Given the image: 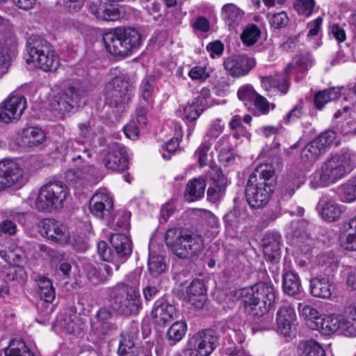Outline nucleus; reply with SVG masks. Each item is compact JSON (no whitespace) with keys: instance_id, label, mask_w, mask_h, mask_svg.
<instances>
[{"instance_id":"obj_10","label":"nucleus","mask_w":356,"mask_h":356,"mask_svg":"<svg viewBox=\"0 0 356 356\" xmlns=\"http://www.w3.org/2000/svg\"><path fill=\"white\" fill-rule=\"evenodd\" d=\"M218 332L212 329L200 330L191 336L184 350L186 356H209L219 343Z\"/></svg>"},{"instance_id":"obj_52","label":"nucleus","mask_w":356,"mask_h":356,"mask_svg":"<svg viewBox=\"0 0 356 356\" xmlns=\"http://www.w3.org/2000/svg\"><path fill=\"white\" fill-rule=\"evenodd\" d=\"M269 23L276 29H281L289 22V17L286 12L282 11L277 13H268L267 15Z\"/></svg>"},{"instance_id":"obj_51","label":"nucleus","mask_w":356,"mask_h":356,"mask_svg":"<svg viewBox=\"0 0 356 356\" xmlns=\"http://www.w3.org/2000/svg\"><path fill=\"white\" fill-rule=\"evenodd\" d=\"M6 356H35L23 341H17L15 347L4 349Z\"/></svg>"},{"instance_id":"obj_32","label":"nucleus","mask_w":356,"mask_h":356,"mask_svg":"<svg viewBox=\"0 0 356 356\" xmlns=\"http://www.w3.org/2000/svg\"><path fill=\"white\" fill-rule=\"evenodd\" d=\"M333 289L332 284L326 278L314 277L310 281V291L313 296L328 298Z\"/></svg>"},{"instance_id":"obj_7","label":"nucleus","mask_w":356,"mask_h":356,"mask_svg":"<svg viewBox=\"0 0 356 356\" xmlns=\"http://www.w3.org/2000/svg\"><path fill=\"white\" fill-rule=\"evenodd\" d=\"M29 58L28 64L33 63L44 72L55 71L59 66L58 56L52 46L44 39L38 36L30 37L26 43Z\"/></svg>"},{"instance_id":"obj_16","label":"nucleus","mask_w":356,"mask_h":356,"mask_svg":"<svg viewBox=\"0 0 356 356\" xmlns=\"http://www.w3.org/2000/svg\"><path fill=\"white\" fill-rule=\"evenodd\" d=\"M40 234L59 243H65L70 239V232L65 225L53 218H47L40 222Z\"/></svg>"},{"instance_id":"obj_31","label":"nucleus","mask_w":356,"mask_h":356,"mask_svg":"<svg viewBox=\"0 0 356 356\" xmlns=\"http://www.w3.org/2000/svg\"><path fill=\"white\" fill-rule=\"evenodd\" d=\"M6 44L0 45V78L8 72L13 56H14L17 44H13V40L8 38L4 41Z\"/></svg>"},{"instance_id":"obj_29","label":"nucleus","mask_w":356,"mask_h":356,"mask_svg":"<svg viewBox=\"0 0 356 356\" xmlns=\"http://www.w3.org/2000/svg\"><path fill=\"white\" fill-rule=\"evenodd\" d=\"M13 120L20 118L26 108V98L20 95L8 97L1 104Z\"/></svg>"},{"instance_id":"obj_25","label":"nucleus","mask_w":356,"mask_h":356,"mask_svg":"<svg viewBox=\"0 0 356 356\" xmlns=\"http://www.w3.org/2000/svg\"><path fill=\"white\" fill-rule=\"evenodd\" d=\"M110 242L115 250V258L124 261L132 252L131 239L124 234L114 233L110 236Z\"/></svg>"},{"instance_id":"obj_37","label":"nucleus","mask_w":356,"mask_h":356,"mask_svg":"<svg viewBox=\"0 0 356 356\" xmlns=\"http://www.w3.org/2000/svg\"><path fill=\"white\" fill-rule=\"evenodd\" d=\"M273 241L264 243V254L267 260L277 261L280 257V239L278 234H272Z\"/></svg>"},{"instance_id":"obj_27","label":"nucleus","mask_w":356,"mask_h":356,"mask_svg":"<svg viewBox=\"0 0 356 356\" xmlns=\"http://www.w3.org/2000/svg\"><path fill=\"white\" fill-rule=\"evenodd\" d=\"M140 352V342L137 337L129 332H122L118 349L119 356H138Z\"/></svg>"},{"instance_id":"obj_24","label":"nucleus","mask_w":356,"mask_h":356,"mask_svg":"<svg viewBox=\"0 0 356 356\" xmlns=\"http://www.w3.org/2000/svg\"><path fill=\"white\" fill-rule=\"evenodd\" d=\"M209 176L213 183L207 190V199L209 202L215 203L219 201L225 192L227 180L218 168H212Z\"/></svg>"},{"instance_id":"obj_43","label":"nucleus","mask_w":356,"mask_h":356,"mask_svg":"<svg viewBox=\"0 0 356 356\" xmlns=\"http://www.w3.org/2000/svg\"><path fill=\"white\" fill-rule=\"evenodd\" d=\"M154 81L155 79L153 76H147L143 79L140 84V95L147 105L150 106H152L154 102Z\"/></svg>"},{"instance_id":"obj_23","label":"nucleus","mask_w":356,"mask_h":356,"mask_svg":"<svg viewBox=\"0 0 356 356\" xmlns=\"http://www.w3.org/2000/svg\"><path fill=\"white\" fill-rule=\"evenodd\" d=\"M317 209L321 217L328 222L338 220L343 212L341 204L326 195L322 196L319 200Z\"/></svg>"},{"instance_id":"obj_48","label":"nucleus","mask_w":356,"mask_h":356,"mask_svg":"<svg viewBox=\"0 0 356 356\" xmlns=\"http://www.w3.org/2000/svg\"><path fill=\"white\" fill-rule=\"evenodd\" d=\"M8 37L13 39V44H17L16 38L9 21L0 15V45L6 44L4 41H7Z\"/></svg>"},{"instance_id":"obj_20","label":"nucleus","mask_w":356,"mask_h":356,"mask_svg":"<svg viewBox=\"0 0 356 356\" xmlns=\"http://www.w3.org/2000/svg\"><path fill=\"white\" fill-rule=\"evenodd\" d=\"M296 318V314L292 304L287 300L282 301L276 317L277 332L284 337L288 336Z\"/></svg>"},{"instance_id":"obj_61","label":"nucleus","mask_w":356,"mask_h":356,"mask_svg":"<svg viewBox=\"0 0 356 356\" xmlns=\"http://www.w3.org/2000/svg\"><path fill=\"white\" fill-rule=\"evenodd\" d=\"M188 76L192 80L202 82L209 78V73L207 71V68L205 67L195 66L188 72Z\"/></svg>"},{"instance_id":"obj_38","label":"nucleus","mask_w":356,"mask_h":356,"mask_svg":"<svg viewBox=\"0 0 356 356\" xmlns=\"http://www.w3.org/2000/svg\"><path fill=\"white\" fill-rule=\"evenodd\" d=\"M44 139V133L37 127H29L23 131L22 142L29 147L36 146L42 143Z\"/></svg>"},{"instance_id":"obj_53","label":"nucleus","mask_w":356,"mask_h":356,"mask_svg":"<svg viewBox=\"0 0 356 356\" xmlns=\"http://www.w3.org/2000/svg\"><path fill=\"white\" fill-rule=\"evenodd\" d=\"M314 63V58L309 52L303 53L296 57V65L298 70L305 72L312 67Z\"/></svg>"},{"instance_id":"obj_8","label":"nucleus","mask_w":356,"mask_h":356,"mask_svg":"<svg viewBox=\"0 0 356 356\" xmlns=\"http://www.w3.org/2000/svg\"><path fill=\"white\" fill-rule=\"evenodd\" d=\"M237 293L243 298L245 307L257 310L256 314L261 315L264 314L273 305L276 297L273 286L266 282L241 289Z\"/></svg>"},{"instance_id":"obj_5","label":"nucleus","mask_w":356,"mask_h":356,"mask_svg":"<svg viewBox=\"0 0 356 356\" xmlns=\"http://www.w3.org/2000/svg\"><path fill=\"white\" fill-rule=\"evenodd\" d=\"M165 243L178 257L188 259L197 256L204 249L202 237L196 233L182 228L168 229Z\"/></svg>"},{"instance_id":"obj_50","label":"nucleus","mask_w":356,"mask_h":356,"mask_svg":"<svg viewBox=\"0 0 356 356\" xmlns=\"http://www.w3.org/2000/svg\"><path fill=\"white\" fill-rule=\"evenodd\" d=\"M245 213L243 211L234 209L227 213L224 220L227 226L232 228H236L244 220Z\"/></svg>"},{"instance_id":"obj_46","label":"nucleus","mask_w":356,"mask_h":356,"mask_svg":"<svg viewBox=\"0 0 356 356\" xmlns=\"http://www.w3.org/2000/svg\"><path fill=\"white\" fill-rule=\"evenodd\" d=\"M260 35V29L256 25L252 24L244 29L241 38L244 44L252 46L257 42Z\"/></svg>"},{"instance_id":"obj_54","label":"nucleus","mask_w":356,"mask_h":356,"mask_svg":"<svg viewBox=\"0 0 356 356\" xmlns=\"http://www.w3.org/2000/svg\"><path fill=\"white\" fill-rule=\"evenodd\" d=\"M257 93L254 90L253 87L250 84L242 86L239 88L237 92L238 99L243 102L245 104L248 102L254 101Z\"/></svg>"},{"instance_id":"obj_14","label":"nucleus","mask_w":356,"mask_h":356,"mask_svg":"<svg viewBox=\"0 0 356 356\" xmlns=\"http://www.w3.org/2000/svg\"><path fill=\"white\" fill-rule=\"evenodd\" d=\"M293 67V64L289 63L284 72L260 76L261 87L268 92L286 95L289 91L290 86L288 74L291 72Z\"/></svg>"},{"instance_id":"obj_63","label":"nucleus","mask_w":356,"mask_h":356,"mask_svg":"<svg viewBox=\"0 0 356 356\" xmlns=\"http://www.w3.org/2000/svg\"><path fill=\"white\" fill-rule=\"evenodd\" d=\"M112 311L108 307H101L97 313V318L99 322L104 325L106 328H111L112 324L110 323V320L112 318Z\"/></svg>"},{"instance_id":"obj_35","label":"nucleus","mask_w":356,"mask_h":356,"mask_svg":"<svg viewBox=\"0 0 356 356\" xmlns=\"http://www.w3.org/2000/svg\"><path fill=\"white\" fill-rule=\"evenodd\" d=\"M340 334L346 337H356V306L348 309L346 316L341 321Z\"/></svg>"},{"instance_id":"obj_6","label":"nucleus","mask_w":356,"mask_h":356,"mask_svg":"<svg viewBox=\"0 0 356 356\" xmlns=\"http://www.w3.org/2000/svg\"><path fill=\"white\" fill-rule=\"evenodd\" d=\"M103 41L111 54L126 56L140 47L141 35L134 28L118 27L105 33Z\"/></svg>"},{"instance_id":"obj_11","label":"nucleus","mask_w":356,"mask_h":356,"mask_svg":"<svg viewBox=\"0 0 356 356\" xmlns=\"http://www.w3.org/2000/svg\"><path fill=\"white\" fill-rule=\"evenodd\" d=\"M104 91L106 103L117 106L129 102L132 95L133 87L126 76L120 75L108 82Z\"/></svg>"},{"instance_id":"obj_26","label":"nucleus","mask_w":356,"mask_h":356,"mask_svg":"<svg viewBox=\"0 0 356 356\" xmlns=\"http://www.w3.org/2000/svg\"><path fill=\"white\" fill-rule=\"evenodd\" d=\"M89 10L97 19L103 21H116L122 16L120 9L109 3L93 2L90 4Z\"/></svg>"},{"instance_id":"obj_9","label":"nucleus","mask_w":356,"mask_h":356,"mask_svg":"<svg viewBox=\"0 0 356 356\" xmlns=\"http://www.w3.org/2000/svg\"><path fill=\"white\" fill-rule=\"evenodd\" d=\"M68 195L67 186L60 181H49L40 188L34 201L39 211L51 212L60 209Z\"/></svg>"},{"instance_id":"obj_49","label":"nucleus","mask_w":356,"mask_h":356,"mask_svg":"<svg viewBox=\"0 0 356 356\" xmlns=\"http://www.w3.org/2000/svg\"><path fill=\"white\" fill-rule=\"evenodd\" d=\"M314 6V0H295L293 3V7L298 15L305 17L312 14Z\"/></svg>"},{"instance_id":"obj_64","label":"nucleus","mask_w":356,"mask_h":356,"mask_svg":"<svg viewBox=\"0 0 356 356\" xmlns=\"http://www.w3.org/2000/svg\"><path fill=\"white\" fill-rule=\"evenodd\" d=\"M97 252L101 259L106 261H113L115 259V254L113 253L105 241H99L97 244Z\"/></svg>"},{"instance_id":"obj_28","label":"nucleus","mask_w":356,"mask_h":356,"mask_svg":"<svg viewBox=\"0 0 356 356\" xmlns=\"http://www.w3.org/2000/svg\"><path fill=\"white\" fill-rule=\"evenodd\" d=\"M186 293L188 302L195 308L203 307L207 300V293L205 286L202 280H194L188 286Z\"/></svg>"},{"instance_id":"obj_15","label":"nucleus","mask_w":356,"mask_h":356,"mask_svg":"<svg viewBox=\"0 0 356 356\" xmlns=\"http://www.w3.org/2000/svg\"><path fill=\"white\" fill-rule=\"evenodd\" d=\"M223 65L229 75L239 78L247 75L255 66L256 62L245 54H235L225 58Z\"/></svg>"},{"instance_id":"obj_34","label":"nucleus","mask_w":356,"mask_h":356,"mask_svg":"<svg viewBox=\"0 0 356 356\" xmlns=\"http://www.w3.org/2000/svg\"><path fill=\"white\" fill-rule=\"evenodd\" d=\"M223 20L229 27L238 24L243 15V12L234 3L225 4L221 10Z\"/></svg>"},{"instance_id":"obj_17","label":"nucleus","mask_w":356,"mask_h":356,"mask_svg":"<svg viewBox=\"0 0 356 356\" xmlns=\"http://www.w3.org/2000/svg\"><path fill=\"white\" fill-rule=\"evenodd\" d=\"M80 99L75 88L70 86L55 97L51 102V108L59 114H65L79 106Z\"/></svg>"},{"instance_id":"obj_22","label":"nucleus","mask_w":356,"mask_h":356,"mask_svg":"<svg viewBox=\"0 0 356 356\" xmlns=\"http://www.w3.org/2000/svg\"><path fill=\"white\" fill-rule=\"evenodd\" d=\"M175 316L176 309L174 305L162 298L155 302L152 311V317L156 325L163 326L172 321Z\"/></svg>"},{"instance_id":"obj_40","label":"nucleus","mask_w":356,"mask_h":356,"mask_svg":"<svg viewBox=\"0 0 356 356\" xmlns=\"http://www.w3.org/2000/svg\"><path fill=\"white\" fill-rule=\"evenodd\" d=\"M40 296L44 302L51 303L55 299L56 292L50 280L45 277L38 279Z\"/></svg>"},{"instance_id":"obj_13","label":"nucleus","mask_w":356,"mask_h":356,"mask_svg":"<svg viewBox=\"0 0 356 356\" xmlns=\"http://www.w3.org/2000/svg\"><path fill=\"white\" fill-rule=\"evenodd\" d=\"M343 97L345 101H350L354 106L356 105V83L351 88H330L318 92L314 96V104L317 109H321L329 102L334 101Z\"/></svg>"},{"instance_id":"obj_2","label":"nucleus","mask_w":356,"mask_h":356,"mask_svg":"<svg viewBox=\"0 0 356 356\" xmlns=\"http://www.w3.org/2000/svg\"><path fill=\"white\" fill-rule=\"evenodd\" d=\"M275 186V168L269 163L258 165L250 175L245 197L252 208L260 209L270 201Z\"/></svg>"},{"instance_id":"obj_21","label":"nucleus","mask_w":356,"mask_h":356,"mask_svg":"<svg viewBox=\"0 0 356 356\" xmlns=\"http://www.w3.org/2000/svg\"><path fill=\"white\" fill-rule=\"evenodd\" d=\"M0 172L6 187L15 184H21L24 179V170L21 165L13 160L0 161Z\"/></svg>"},{"instance_id":"obj_62","label":"nucleus","mask_w":356,"mask_h":356,"mask_svg":"<svg viewBox=\"0 0 356 356\" xmlns=\"http://www.w3.org/2000/svg\"><path fill=\"white\" fill-rule=\"evenodd\" d=\"M184 118L188 121L196 120L202 112V109L197 103L187 105L184 108Z\"/></svg>"},{"instance_id":"obj_60","label":"nucleus","mask_w":356,"mask_h":356,"mask_svg":"<svg viewBox=\"0 0 356 356\" xmlns=\"http://www.w3.org/2000/svg\"><path fill=\"white\" fill-rule=\"evenodd\" d=\"M224 129V125L220 119H216L212 122L211 127L204 136V138L211 142L218 137Z\"/></svg>"},{"instance_id":"obj_12","label":"nucleus","mask_w":356,"mask_h":356,"mask_svg":"<svg viewBox=\"0 0 356 356\" xmlns=\"http://www.w3.org/2000/svg\"><path fill=\"white\" fill-rule=\"evenodd\" d=\"M17 227L16 223L9 219H6L0 223V257L7 263L12 264L17 262L20 259L18 253H15V248L8 245L10 239L6 236H13L17 233Z\"/></svg>"},{"instance_id":"obj_41","label":"nucleus","mask_w":356,"mask_h":356,"mask_svg":"<svg viewBox=\"0 0 356 356\" xmlns=\"http://www.w3.org/2000/svg\"><path fill=\"white\" fill-rule=\"evenodd\" d=\"M147 266L149 273L154 277L161 275L167 268L164 258L154 252H149Z\"/></svg>"},{"instance_id":"obj_18","label":"nucleus","mask_w":356,"mask_h":356,"mask_svg":"<svg viewBox=\"0 0 356 356\" xmlns=\"http://www.w3.org/2000/svg\"><path fill=\"white\" fill-rule=\"evenodd\" d=\"M89 208L94 216L102 219L105 216H111L113 208V202L106 191L99 190L91 197Z\"/></svg>"},{"instance_id":"obj_42","label":"nucleus","mask_w":356,"mask_h":356,"mask_svg":"<svg viewBox=\"0 0 356 356\" xmlns=\"http://www.w3.org/2000/svg\"><path fill=\"white\" fill-rule=\"evenodd\" d=\"M299 350L300 356H325L323 348L314 340L301 342Z\"/></svg>"},{"instance_id":"obj_45","label":"nucleus","mask_w":356,"mask_h":356,"mask_svg":"<svg viewBox=\"0 0 356 356\" xmlns=\"http://www.w3.org/2000/svg\"><path fill=\"white\" fill-rule=\"evenodd\" d=\"M317 142L314 140L309 142L301 152V159L305 161H315L321 155L323 154L317 146Z\"/></svg>"},{"instance_id":"obj_19","label":"nucleus","mask_w":356,"mask_h":356,"mask_svg":"<svg viewBox=\"0 0 356 356\" xmlns=\"http://www.w3.org/2000/svg\"><path fill=\"white\" fill-rule=\"evenodd\" d=\"M104 163L106 168L113 171L126 170L128 168V158L125 147L118 143L111 145Z\"/></svg>"},{"instance_id":"obj_36","label":"nucleus","mask_w":356,"mask_h":356,"mask_svg":"<svg viewBox=\"0 0 356 356\" xmlns=\"http://www.w3.org/2000/svg\"><path fill=\"white\" fill-rule=\"evenodd\" d=\"M284 291L289 296H293L300 291L301 284L298 275L294 272H286L282 276Z\"/></svg>"},{"instance_id":"obj_57","label":"nucleus","mask_w":356,"mask_h":356,"mask_svg":"<svg viewBox=\"0 0 356 356\" xmlns=\"http://www.w3.org/2000/svg\"><path fill=\"white\" fill-rule=\"evenodd\" d=\"M56 325L67 333L74 332L75 323L71 315L60 314L56 320Z\"/></svg>"},{"instance_id":"obj_58","label":"nucleus","mask_w":356,"mask_h":356,"mask_svg":"<svg viewBox=\"0 0 356 356\" xmlns=\"http://www.w3.org/2000/svg\"><path fill=\"white\" fill-rule=\"evenodd\" d=\"M298 311L300 316L309 320H314L318 321L321 316H319L318 312L310 305L302 303L298 304Z\"/></svg>"},{"instance_id":"obj_3","label":"nucleus","mask_w":356,"mask_h":356,"mask_svg":"<svg viewBox=\"0 0 356 356\" xmlns=\"http://www.w3.org/2000/svg\"><path fill=\"white\" fill-rule=\"evenodd\" d=\"M356 165V154L341 152L327 158L312 175L310 186H327L347 175Z\"/></svg>"},{"instance_id":"obj_44","label":"nucleus","mask_w":356,"mask_h":356,"mask_svg":"<svg viewBox=\"0 0 356 356\" xmlns=\"http://www.w3.org/2000/svg\"><path fill=\"white\" fill-rule=\"evenodd\" d=\"M336 139V132L332 130H327L318 136L316 137L314 140L317 142V146H318L323 154H324L327 151V148L333 143L335 145L338 144Z\"/></svg>"},{"instance_id":"obj_30","label":"nucleus","mask_w":356,"mask_h":356,"mask_svg":"<svg viewBox=\"0 0 356 356\" xmlns=\"http://www.w3.org/2000/svg\"><path fill=\"white\" fill-rule=\"evenodd\" d=\"M341 316L329 315L320 318L318 321H314L315 327L313 329L319 330L324 334H331L335 332L340 334Z\"/></svg>"},{"instance_id":"obj_4","label":"nucleus","mask_w":356,"mask_h":356,"mask_svg":"<svg viewBox=\"0 0 356 356\" xmlns=\"http://www.w3.org/2000/svg\"><path fill=\"white\" fill-rule=\"evenodd\" d=\"M139 278L129 275L124 282L113 286L110 293V307L121 315H137L142 309Z\"/></svg>"},{"instance_id":"obj_1","label":"nucleus","mask_w":356,"mask_h":356,"mask_svg":"<svg viewBox=\"0 0 356 356\" xmlns=\"http://www.w3.org/2000/svg\"><path fill=\"white\" fill-rule=\"evenodd\" d=\"M66 156L69 159L70 168L65 173L67 181L76 188L96 184L97 168L94 165L95 152L76 140L66 143Z\"/></svg>"},{"instance_id":"obj_55","label":"nucleus","mask_w":356,"mask_h":356,"mask_svg":"<svg viewBox=\"0 0 356 356\" xmlns=\"http://www.w3.org/2000/svg\"><path fill=\"white\" fill-rule=\"evenodd\" d=\"M212 142L204 138V142L198 147L195 152V155L198 158L200 165L203 167L207 163L208 152L210 149Z\"/></svg>"},{"instance_id":"obj_56","label":"nucleus","mask_w":356,"mask_h":356,"mask_svg":"<svg viewBox=\"0 0 356 356\" xmlns=\"http://www.w3.org/2000/svg\"><path fill=\"white\" fill-rule=\"evenodd\" d=\"M177 136L170 139L166 144L167 153H163L162 156L165 159H170V154L175 152L181 140L182 135L181 131V127H176Z\"/></svg>"},{"instance_id":"obj_47","label":"nucleus","mask_w":356,"mask_h":356,"mask_svg":"<svg viewBox=\"0 0 356 356\" xmlns=\"http://www.w3.org/2000/svg\"><path fill=\"white\" fill-rule=\"evenodd\" d=\"M85 272L88 279L93 284H97L106 280V276L102 273L99 265L88 264L85 267Z\"/></svg>"},{"instance_id":"obj_39","label":"nucleus","mask_w":356,"mask_h":356,"mask_svg":"<svg viewBox=\"0 0 356 356\" xmlns=\"http://www.w3.org/2000/svg\"><path fill=\"white\" fill-rule=\"evenodd\" d=\"M187 325L185 321L175 322L168 330L166 337L170 345H174L181 341L185 336Z\"/></svg>"},{"instance_id":"obj_59","label":"nucleus","mask_w":356,"mask_h":356,"mask_svg":"<svg viewBox=\"0 0 356 356\" xmlns=\"http://www.w3.org/2000/svg\"><path fill=\"white\" fill-rule=\"evenodd\" d=\"M344 248L349 250H356V229L348 227L345 238L342 241Z\"/></svg>"},{"instance_id":"obj_33","label":"nucleus","mask_w":356,"mask_h":356,"mask_svg":"<svg viewBox=\"0 0 356 356\" xmlns=\"http://www.w3.org/2000/svg\"><path fill=\"white\" fill-rule=\"evenodd\" d=\"M206 183L202 178H195L186 185L185 198L189 202H194L202 198L204 195Z\"/></svg>"}]
</instances>
